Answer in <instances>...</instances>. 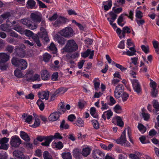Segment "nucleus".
<instances>
[{"instance_id":"obj_32","label":"nucleus","mask_w":159,"mask_h":159,"mask_svg":"<svg viewBox=\"0 0 159 159\" xmlns=\"http://www.w3.org/2000/svg\"><path fill=\"white\" fill-rule=\"evenodd\" d=\"M60 127L61 129L62 130L63 129H68L69 126L68 124L65 123V121L64 120H63L61 123Z\"/></svg>"},{"instance_id":"obj_11","label":"nucleus","mask_w":159,"mask_h":159,"mask_svg":"<svg viewBox=\"0 0 159 159\" xmlns=\"http://www.w3.org/2000/svg\"><path fill=\"white\" fill-rule=\"evenodd\" d=\"M10 22L9 20H7L6 22V24H2L0 25V29L6 32H10L11 30V29L10 27H11V26L9 24Z\"/></svg>"},{"instance_id":"obj_20","label":"nucleus","mask_w":159,"mask_h":159,"mask_svg":"<svg viewBox=\"0 0 159 159\" xmlns=\"http://www.w3.org/2000/svg\"><path fill=\"white\" fill-rule=\"evenodd\" d=\"M38 94L40 99H45V100H47L48 99L49 94L48 91L47 92L45 91L42 92H39Z\"/></svg>"},{"instance_id":"obj_12","label":"nucleus","mask_w":159,"mask_h":159,"mask_svg":"<svg viewBox=\"0 0 159 159\" xmlns=\"http://www.w3.org/2000/svg\"><path fill=\"white\" fill-rule=\"evenodd\" d=\"M67 20V19L64 17L60 16L54 22L53 25L55 27H59L62 24H65Z\"/></svg>"},{"instance_id":"obj_64","label":"nucleus","mask_w":159,"mask_h":159,"mask_svg":"<svg viewBox=\"0 0 159 159\" xmlns=\"http://www.w3.org/2000/svg\"><path fill=\"white\" fill-rule=\"evenodd\" d=\"M136 16L137 19H140L143 17V13L140 11H137L136 13Z\"/></svg>"},{"instance_id":"obj_17","label":"nucleus","mask_w":159,"mask_h":159,"mask_svg":"<svg viewBox=\"0 0 159 159\" xmlns=\"http://www.w3.org/2000/svg\"><path fill=\"white\" fill-rule=\"evenodd\" d=\"M73 156L76 159H80L82 157L81 151L78 148L74 149L73 151Z\"/></svg>"},{"instance_id":"obj_40","label":"nucleus","mask_w":159,"mask_h":159,"mask_svg":"<svg viewBox=\"0 0 159 159\" xmlns=\"http://www.w3.org/2000/svg\"><path fill=\"white\" fill-rule=\"evenodd\" d=\"M138 128L139 131L142 133V134H143L145 133L146 131V128L143 125L140 124H139Z\"/></svg>"},{"instance_id":"obj_14","label":"nucleus","mask_w":159,"mask_h":159,"mask_svg":"<svg viewBox=\"0 0 159 159\" xmlns=\"http://www.w3.org/2000/svg\"><path fill=\"white\" fill-rule=\"evenodd\" d=\"M94 53V51L93 50L91 51L90 49H88L86 51L81 52V55L82 57L84 58L87 57L89 55V59H91L93 58Z\"/></svg>"},{"instance_id":"obj_39","label":"nucleus","mask_w":159,"mask_h":159,"mask_svg":"<svg viewBox=\"0 0 159 159\" xmlns=\"http://www.w3.org/2000/svg\"><path fill=\"white\" fill-rule=\"evenodd\" d=\"M61 103H62V105H61L60 108L57 111L60 114L64 113L66 111V109L64 107L65 106L64 103L62 102H61Z\"/></svg>"},{"instance_id":"obj_28","label":"nucleus","mask_w":159,"mask_h":159,"mask_svg":"<svg viewBox=\"0 0 159 159\" xmlns=\"http://www.w3.org/2000/svg\"><path fill=\"white\" fill-rule=\"evenodd\" d=\"M56 39L58 43L62 45L65 44L66 41V39L63 37L61 36L57 35L56 36Z\"/></svg>"},{"instance_id":"obj_41","label":"nucleus","mask_w":159,"mask_h":159,"mask_svg":"<svg viewBox=\"0 0 159 159\" xmlns=\"http://www.w3.org/2000/svg\"><path fill=\"white\" fill-rule=\"evenodd\" d=\"M51 57V56L50 54L47 53H45L43 55V61L45 62H48L49 61Z\"/></svg>"},{"instance_id":"obj_16","label":"nucleus","mask_w":159,"mask_h":159,"mask_svg":"<svg viewBox=\"0 0 159 159\" xmlns=\"http://www.w3.org/2000/svg\"><path fill=\"white\" fill-rule=\"evenodd\" d=\"M15 50L16 55L18 57L21 58H23L25 57V53L22 49L20 48L17 47Z\"/></svg>"},{"instance_id":"obj_59","label":"nucleus","mask_w":159,"mask_h":159,"mask_svg":"<svg viewBox=\"0 0 159 159\" xmlns=\"http://www.w3.org/2000/svg\"><path fill=\"white\" fill-rule=\"evenodd\" d=\"M24 32L25 35L28 37H30L32 36L34 34L32 32L29 30H25Z\"/></svg>"},{"instance_id":"obj_6","label":"nucleus","mask_w":159,"mask_h":159,"mask_svg":"<svg viewBox=\"0 0 159 159\" xmlns=\"http://www.w3.org/2000/svg\"><path fill=\"white\" fill-rule=\"evenodd\" d=\"M10 144L11 147L18 148L22 143L20 139L17 136H14L11 138Z\"/></svg>"},{"instance_id":"obj_44","label":"nucleus","mask_w":159,"mask_h":159,"mask_svg":"<svg viewBox=\"0 0 159 159\" xmlns=\"http://www.w3.org/2000/svg\"><path fill=\"white\" fill-rule=\"evenodd\" d=\"M12 29L20 33H21L23 31V29L22 26L17 25H16L15 27L12 28Z\"/></svg>"},{"instance_id":"obj_56","label":"nucleus","mask_w":159,"mask_h":159,"mask_svg":"<svg viewBox=\"0 0 159 159\" xmlns=\"http://www.w3.org/2000/svg\"><path fill=\"white\" fill-rule=\"evenodd\" d=\"M9 139L6 137L0 139V144H6L9 141Z\"/></svg>"},{"instance_id":"obj_47","label":"nucleus","mask_w":159,"mask_h":159,"mask_svg":"<svg viewBox=\"0 0 159 159\" xmlns=\"http://www.w3.org/2000/svg\"><path fill=\"white\" fill-rule=\"evenodd\" d=\"M153 107L156 110V111H159V103L156 100H154L152 101Z\"/></svg>"},{"instance_id":"obj_8","label":"nucleus","mask_w":159,"mask_h":159,"mask_svg":"<svg viewBox=\"0 0 159 159\" xmlns=\"http://www.w3.org/2000/svg\"><path fill=\"white\" fill-rule=\"evenodd\" d=\"M132 84L133 89L137 94L141 93L142 89L141 85L138 80L136 79H134L132 81Z\"/></svg>"},{"instance_id":"obj_21","label":"nucleus","mask_w":159,"mask_h":159,"mask_svg":"<svg viewBox=\"0 0 159 159\" xmlns=\"http://www.w3.org/2000/svg\"><path fill=\"white\" fill-rule=\"evenodd\" d=\"M44 140L45 142L41 143V145L43 146L48 147L49 144L52 141V136H47Z\"/></svg>"},{"instance_id":"obj_29","label":"nucleus","mask_w":159,"mask_h":159,"mask_svg":"<svg viewBox=\"0 0 159 159\" xmlns=\"http://www.w3.org/2000/svg\"><path fill=\"white\" fill-rule=\"evenodd\" d=\"M124 15V13L121 14L118 18L117 21L118 25L122 27L124 25L125 23V21L123 23H122V22H124L123 17L124 16H125Z\"/></svg>"},{"instance_id":"obj_9","label":"nucleus","mask_w":159,"mask_h":159,"mask_svg":"<svg viewBox=\"0 0 159 159\" xmlns=\"http://www.w3.org/2000/svg\"><path fill=\"white\" fill-rule=\"evenodd\" d=\"M105 154L99 150H95L92 152V157L94 159H104Z\"/></svg>"},{"instance_id":"obj_19","label":"nucleus","mask_w":159,"mask_h":159,"mask_svg":"<svg viewBox=\"0 0 159 159\" xmlns=\"http://www.w3.org/2000/svg\"><path fill=\"white\" fill-rule=\"evenodd\" d=\"M129 50H128L126 52H124L123 54H126L129 56L136 55V51L134 47L129 48Z\"/></svg>"},{"instance_id":"obj_5","label":"nucleus","mask_w":159,"mask_h":159,"mask_svg":"<svg viewBox=\"0 0 159 159\" xmlns=\"http://www.w3.org/2000/svg\"><path fill=\"white\" fill-rule=\"evenodd\" d=\"M60 34L61 36L67 38L72 37L74 34L73 29L69 27H66L61 30Z\"/></svg>"},{"instance_id":"obj_1","label":"nucleus","mask_w":159,"mask_h":159,"mask_svg":"<svg viewBox=\"0 0 159 159\" xmlns=\"http://www.w3.org/2000/svg\"><path fill=\"white\" fill-rule=\"evenodd\" d=\"M12 64L20 70H25L27 67L28 64L25 60L23 59H18L13 57L11 59Z\"/></svg>"},{"instance_id":"obj_33","label":"nucleus","mask_w":159,"mask_h":159,"mask_svg":"<svg viewBox=\"0 0 159 159\" xmlns=\"http://www.w3.org/2000/svg\"><path fill=\"white\" fill-rule=\"evenodd\" d=\"M43 155L44 159H53L52 156L47 151H44Z\"/></svg>"},{"instance_id":"obj_38","label":"nucleus","mask_w":159,"mask_h":159,"mask_svg":"<svg viewBox=\"0 0 159 159\" xmlns=\"http://www.w3.org/2000/svg\"><path fill=\"white\" fill-rule=\"evenodd\" d=\"M62 157L63 159H72L71 155L70 152L63 153Z\"/></svg>"},{"instance_id":"obj_43","label":"nucleus","mask_w":159,"mask_h":159,"mask_svg":"<svg viewBox=\"0 0 159 159\" xmlns=\"http://www.w3.org/2000/svg\"><path fill=\"white\" fill-rule=\"evenodd\" d=\"M91 122L95 129H97L99 128V124L97 120H93L91 121Z\"/></svg>"},{"instance_id":"obj_24","label":"nucleus","mask_w":159,"mask_h":159,"mask_svg":"<svg viewBox=\"0 0 159 159\" xmlns=\"http://www.w3.org/2000/svg\"><path fill=\"white\" fill-rule=\"evenodd\" d=\"M33 74V71L32 70H27L25 76L26 78V80L29 81H31V78Z\"/></svg>"},{"instance_id":"obj_23","label":"nucleus","mask_w":159,"mask_h":159,"mask_svg":"<svg viewBox=\"0 0 159 159\" xmlns=\"http://www.w3.org/2000/svg\"><path fill=\"white\" fill-rule=\"evenodd\" d=\"M23 119L25 120V122L30 124V122L32 120V116L29 115L27 114L24 113L22 116Z\"/></svg>"},{"instance_id":"obj_25","label":"nucleus","mask_w":159,"mask_h":159,"mask_svg":"<svg viewBox=\"0 0 159 159\" xmlns=\"http://www.w3.org/2000/svg\"><path fill=\"white\" fill-rule=\"evenodd\" d=\"M41 76L43 80H47L49 77V73L46 70H43L42 71Z\"/></svg>"},{"instance_id":"obj_46","label":"nucleus","mask_w":159,"mask_h":159,"mask_svg":"<svg viewBox=\"0 0 159 159\" xmlns=\"http://www.w3.org/2000/svg\"><path fill=\"white\" fill-rule=\"evenodd\" d=\"M20 69H16L14 72L15 75L19 78L21 77L22 76V74Z\"/></svg>"},{"instance_id":"obj_57","label":"nucleus","mask_w":159,"mask_h":159,"mask_svg":"<svg viewBox=\"0 0 159 159\" xmlns=\"http://www.w3.org/2000/svg\"><path fill=\"white\" fill-rule=\"evenodd\" d=\"M104 112L106 116H107V119H110V117L112 116L113 113L110 110L106 111Z\"/></svg>"},{"instance_id":"obj_22","label":"nucleus","mask_w":159,"mask_h":159,"mask_svg":"<svg viewBox=\"0 0 159 159\" xmlns=\"http://www.w3.org/2000/svg\"><path fill=\"white\" fill-rule=\"evenodd\" d=\"M131 62L130 63V64L131 65L132 63L134 64L135 66V67H133L131 69V70H137L138 69L137 65L138 64V57H132L131 58Z\"/></svg>"},{"instance_id":"obj_62","label":"nucleus","mask_w":159,"mask_h":159,"mask_svg":"<svg viewBox=\"0 0 159 159\" xmlns=\"http://www.w3.org/2000/svg\"><path fill=\"white\" fill-rule=\"evenodd\" d=\"M129 97V95L126 93H124L122 95V98L123 102L126 101Z\"/></svg>"},{"instance_id":"obj_50","label":"nucleus","mask_w":159,"mask_h":159,"mask_svg":"<svg viewBox=\"0 0 159 159\" xmlns=\"http://www.w3.org/2000/svg\"><path fill=\"white\" fill-rule=\"evenodd\" d=\"M114 110L116 113H120L122 111L121 107L119 105H116L114 108Z\"/></svg>"},{"instance_id":"obj_54","label":"nucleus","mask_w":159,"mask_h":159,"mask_svg":"<svg viewBox=\"0 0 159 159\" xmlns=\"http://www.w3.org/2000/svg\"><path fill=\"white\" fill-rule=\"evenodd\" d=\"M52 137V140L53 139H61L62 138V137L60 134L58 133H56L53 136L50 135Z\"/></svg>"},{"instance_id":"obj_45","label":"nucleus","mask_w":159,"mask_h":159,"mask_svg":"<svg viewBox=\"0 0 159 159\" xmlns=\"http://www.w3.org/2000/svg\"><path fill=\"white\" fill-rule=\"evenodd\" d=\"M107 2H108V5H105L104 6V9L106 11H108L110 9L112 5L111 0H108Z\"/></svg>"},{"instance_id":"obj_51","label":"nucleus","mask_w":159,"mask_h":159,"mask_svg":"<svg viewBox=\"0 0 159 159\" xmlns=\"http://www.w3.org/2000/svg\"><path fill=\"white\" fill-rule=\"evenodd\" d=\"M14 48V46L12 45H8L6 46L5 48V51L8 52L10 53H11Z\"/></svg>"},{"instance_id":"obj_35","label":"nucleus","mask_w":159,"mask_h":159,"mask_svg":"<svg viewBox=\"0 0 159 159\" xmlns=\"http://www.w3.org/2000/svg\"><path fill=\"white\" fill-rule=\"evenodd\" d=\"M32 39L37 45L39 47H41V44L40 42L39 38L37 35H35L32 37Z\"/></svg>"},{"instance_id":"obj_7","label":"nucleus","mask_w":159,"mask_h":159,"mask_svg":"<svg viewBox=\"0 0 159 159\" xmlns=\"http://www.w3.org/2000/svg\"><path fill=\"white\" fill-rule=\"evenodd\" d=\"M13 155L15 159H30L28 156H25L23 152L18 150H15L13 152Z\"/></svg>"},{"instance_id":"obj_42","label":"nucleus","mask_w":159,"mask_h":159,"mask_svg":"<svg viewBox=\"0 0 159 159\" xmlns=\"http://www.w3.org/2000/svg\"><path fill=\"white\" fill-rule=\"evenodd\" d=\"M101 102V110L102 111L107 110L109 108L108 105L109 103H105L104 101H102Z\"/></svg>"},{"instance_id":"obj_13","label":"nucleus","mask_w":159,"mask_h":159,"mask_svg":"<svg viewBox=\"0 0 159 159\" xmlns=\"http://www.w3.org/2000/svg\"><path fill=\"white\" fill-rule=\"evenodd\" d=\"M30 17L33 22L37 23L40 22L42 19V16L41 15L35 13H32Z\"/></svg>"},{"instance_id":"obj_34","label":"nucleus","mask_w":159,"mask_h":159,"mask_svg":"<svg viewBox=\"0 0 159 159\" xmlns=\"http://www.w3.org/2000/svg\"><path fill=\"white\" fill-rule=\"evenodd\" d=\"M96 109L94 107H92L90 110V112L91 115L94 118H97L98 116V115L96 113Z\"/></svg>"},{"instance_id":"obj_10","label":"nucleus","mask_w":159,"mask_h":159,"mask_svg":"<svg viewBox=\"0 0 159 159\" xmlns=\"http://www.w3.org/2000/svg\"><path fill=\"white\" fill-rule=\"evenodd\" d=\"M124 87L122 84H119L116 87L114 91V94L116 98H119L121 96V93L124 91Z\"/></svg>"},{"instance_id":"obj_63","label":"nucleus","mask_w":159,"mask_h":159,"mask_svg":"<svg viewBox=\"0 0 159 159\" xmlns=\"http://www.w3.org/2000/svg\"><path fill=\"white\" fill-rule=\"evenodd\" d=\"M49 48L50 50L54 51L55 52V53L56 52L57 50V49L55 45L52 43H51V44L50 45L49 47Z\"/></svg>"},{"instance_id":"obj_48","label":"nucleus","mask_w":159,"mask_h":159,"mask_svg":"<svg viewBox=\"0 0 159 159\" xmlns=\"http://www.w3.org/2000/svg\"><path fill=\"white\" fill-rule=\"evenodd\" d=\"M27 4L30 8H33L35 6L36 2L34 0H28Z\"/></svg>"},{"instance_id":"obj_37","label":"nucleus","mask_w":159,"mask_h":159,"mask_svg":"<svg viewBox=\"0 0 159 159\" xmlns=\"http://www.w3.org/2000/svg\"><path fill=\"white\" fill-rule=\"evenodd\" d=\"M79 56V53L78 52H75L67 55L66 57L68 59H75L77 58Z\"/></svg>"},{"instance_id":"obj_4","label":"nucleus","mask_w":159,"mask_h":159,"mask_svg":"<svg viewBox=\"0 0 159 159\" xmlns=\"http://www.w3.org/2000/svg\"><path fill=\"white\" fill-rule=\"evenodd\" d=\"M126 130V129H125L122 133L120 137L116 140V141L118 144L125 146H129L130 145V143L126 140L125 134Z\"/></svg>"},{"instance_id":"obj_31","label":"nucleus","mask_w":159,"mask_h":159,"mask_svg":"<svg viewBox=\"0 0 159 159\" xmlns=\"http://www.w3.org/2000/svg\"><path fill=\"white\" fill-rule=\"evenodd\" d=\"M116 119L117 125L120 127H123L124 126V122L120 117L118 116H116Z\"/></svg>"},{"instance_id":"obj_61","label":"nucleus","mask_w":159,"mask_h":159,"mask_svg":"<svg viewBox=\"0 0 159 159\" xmlns=\"http://www.w3.org/2000/svg\"><path fill=\"white\" fill-rule=\"evenodd\" d=\"M40 121L39 120V119H36L34 123V124L33 125H32V126L33 128H36L39 126L40 124Z\"/></svg>"},{"instance_id":"obj_26","label":"nucleus","mask_w":159,"mask_h":159,"mask_svg":"<svg viewBox=\"0 0 159 159\" xmlns=\"http://www.w3.org/2000/svg\"><path fill=\"white\" fill-rule=\"evenodd\" d=\"M91 149L89 147L83 149L81 151L82 154L84 157H87L90 153Z\"/></svg>"},{"instance_id":"obj_58","label":"nucleus","mask_w":159,"mask_h":159,"mask_svg":"<svg viewBox=\"0 0 159 159\" xmlns=\"http://www.w3.org/2000/svg\"><path fill=\"white\" fill-rule=\"evenodd\" d=\"M11 16L9 12H7L2 14L0 16V18H2L4 20H5L10 17Z\"/></svg>"},{"instance_id":"obj_3","label":"nucleus","mask_w":159,"mask_h":159,"mask_svg":"<svg viewBox=\"0 0 159 159\" xmlns=\"http://www.w3.org/2000/svg\"><path fill=\"white\" fill-rule=\"evenodd\" d=\"M40 24V32L39 33L40 36L44 39L46 42L49 41V39L45 28L46 27V22L44 20H41Z\"/></svg>"},{"instance_id":"obj_30","label":"nucleus","mask_w":159,"mask_h":159,"mask_svg":"<svg viewBox=\"0 0 159 159\" xmlns=\"http://www.w3.org/2000/svg\"><path fill=\"white\" fill-rule=\"evenodd\" d=\"M36 103L40 110L41 111H43L44 108V102L41 99H39L37 101Z\"/></svg>"},{"instance_id":"obj_55","label":"nucleus","mask_w":159,"mask_h":159,"mask_svg":"<svg viewBox=\"0 0 159 159\" xmlns=\"http://www.w3.org/2000/svg\"><path fill=\"white\" fill-rule=\"evenodd\" d=\"M86 105V102L85 101L81 102L80 101L78 102V106L79 108L83 109Z\"/></svg>"},{"instance_id":"obj_15","label":"nucleus","mask_w":159,"mask_h":159,"mask_svg":"<svg viewBox=\"0 0 159 159\" xmlns=\"http://www.w3.org/2000/svg\"><path fill=\"white\" fill-rule=\"evenodd\" d=\"M10 59V56L5 53H0V63H4Z\"/></svg>"},{"instance_id":"obj_27","label":"nucleus","mask_w":159,"mask_h":159,"mask_svg":"<svg viewBox=\"0 0 159 159\" xmlns=\"http://www.w3.org/2000/svg\"><path fill=\"white\" fill-rule=\"evenodd\" d=\"M20 136L21 138L26 141H29L30 138L28 134L25 132L21 131L20 132Z\"/></svg>"},{"instance_id":"obj_18","label":"nucleus","mask_w":159,"mask_h":159,"mask_svg":"<svg viewBox=\"0 0 159 159\" xmlns=\"http://www.w3.org/2000/svg\"><path fill=\"white\" fill-rule=\"evenodd\" d=\"M59 116L60 114L57 111L54 112L50 115L48 119L50 121H55L58 119Z\"/></svg>"},{"instance_id":"obj_60","label":"nucleus","mask_w":159,"mask_h":159,"mask_svg":"<svg viewBox=\"0 0 159 159\" xmlns=\"http://www.w3.org/2000/svg\"><path fill=\"white\" fill-rule=\"evenodd\" d=\"M141 47L142 50L146 53H147L149 52V47L148 46H145L144 45H142L141 46Z\"/></svg>"},{"instance_id":"obj_49","label":"nucleus","mask_w":159,"mask_h":159,"mask_svg":"<svg viewBox=\"0 0 159 159\" xmlns=\"http://www.w3.org/2000/svg\"><path fill=\"white\" fill-rule=\"evenodd\" d=\"M67 90V89L61 87L59 88L56 91L58 94H64Z\"/></svg>"},{"instance_id":"obj_36","label":"nucleus","mask_w":159,"mask_h":159,"mask_svg":"<svg viewBox=\"0 0 159 159\" xmlns=\"http://www.w3.org/2000/svg\"><path fill=\"white\" fill-rule=\"evenodd\" d=\"M131 30L129 28L128 26H125L123 27L122 30V34L123 38L125 37V33H130Z\"/></svg>"},{"instance_id":"obj_2","label":"nucleus","mask_w":159,"mask_h":159,"mask_svg":"<svg viewBox=\"0 0 159 159\" xmlns=\"http://www.w3.org/2000/svg\"><path fill=\"white\" fill-rule=\"evenodd\" d=\"M78 46L73 39L68 40L67 43L63 48V50L67 52H71L77 50Z\"/></svg>"},{"instance_id":"obj_52","label":"nucleus","mask_w":159,"mask_h":159,"mask_svg":"<svg viewBox=\"0 0 159 159\" xmlns=\"http://www.w3.org/2000/svg\"><path fill=\"white\" fill-rule=\"evenodd\" d=\"M21 22L23 24L26 25L28 27V25H30L31 21L28 19H25L21 20Z\"/></svg>"},{"instance_id":"obj_53","label":"nucleus","mask_w":159,"mask_h":159,"mask_svg":"<svg viewBox=\"0 0 159 159\" xmlns=\"http://www.w3.org/2000/svg\"><path fill=\"white\" fill-rule=\"evenodd\" d=\"M74 124H76L78 126H82L83 125L84 121L81 118H79L77 120L76 122Z\"/></svg>"}]
</instances>
